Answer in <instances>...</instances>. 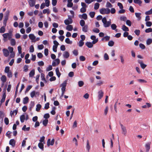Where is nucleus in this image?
Masks as SVG:
<instances>
[{
	"label": "nucleus",
	"instance_id": "obj_47",
	"mask_svg": "<svg viewBox=\"0 0 152 152\" xmlns=\"http://www.w3.org/2000/svg\"><path fill=\"white\" fill-rule=\"evenodd\" d=\"M111 27L112 29L115 30L116 29L117 26L115 24H113L111 25Z\"/></svg>",
	"mask_w": 152,
	"mask_h": 152
},
{
	"label": "nucleus",
	"instance_id": "obj_35",
	"mask_svg": "<svg viewBox=\"0 0 152 152\" xmlns=\"http://www.w3.org/2000/svg\"><path fill=\"white\" fill-rule=\"evenodd\" d=\"M114 44V42L112 40L109 41L108 42V45L110 47L113 46Z\"/></svg>",
	"mask_w": 152,
	"mask_h": 152
},
{
	"label": "nucleus",
	"instance_id": "obj_30",
	"mask_svg": "<svg viewBox=\"0 0 152 152\" xmlns=\"http://www.w3.org/2000/svg\"><path fill=\"white\" fill-rule=\"evenodd\" d=\"M20 121L21 123H23L25 120V116L24 115H22L20 116Z\"/></svg>",
	"mask_w": 152,
	"mask_h": 152
},
{
	"label": "nucleus",
	"instance_id": "obj_4",
	"mask_svg": "<svg viewBox=\"0 0 152 152\" xmlns=\"http://www.w3.org/2000/svg\"><path fill=\"white\" fill-rule=\"evenodd\" d=\"M7 14L6 16L5 17V18L3 21V24L4 26H5L6 25L7 22L8 20V16L9 13V11H7L6 12Z\"/></svg>",
	"mask_w": 152,
	"mask_h": 152
},
{
	"label": "nucleus",
	"instance_id": "obj_2",
	"mask_svg": "<svg viewBox=\"0 0 152 152\" xmlns=\"http://www.w3.org/2000/svg\"><path fill=\"white\" fill-rule=\"evenodd\" d=\"M101 14L104 15L105 14H108L110 12V10L109 8H103L99 10Z\"/></svg>",
	"mask_w": 152,
	"mask_h": 152
},
{
	"label": "nucleus",
	"instance_id": "obj_57",
	"mask_svg": "<svg viewBox=\"0 0 152 152\" xmlns=\"http://www.w3.org/2000/svg\"><path fill=\"white\" fill-rule=\"evenodd\" d=\"M137 81L140 83H146L147 81L144 80L140 79L137 80Z\"/></svg>",
	"mask_w": 152,
	"mask_h": 152
},
{
	"label": "nucleus",
	"instance_id": "obj_26",
	"mask_svg": "<svg viewBox=\"0 0 152 152\" xmlns=\"http://www.w3.org/2000/svg\"><path fill=\"white\" fill-rule=\"evenodd\" d=\"M134 2L135 4H138L140 6H141L142 3L141 0H134Z\"/></svg>",
	"mask_w": 152,
	"mask_h": 152
},
{
	"label": "nucleus",
	"instance_id": "obj_58",
	"mask_svg": "<svg viewBox=\"0 0 152 152\" xmlns=\"http://www.w3.org/2000/svg\"><path fill=\"white\" fill-rule=\"evenodd\" d=\"M134 32L137 35L139 36L140 34V31L139 30L136 29L134 31Z\"/></svg>",
	"mask_w": 152,
	"mask_h": 152
},
{
	"label": "nucleus",
	"instance_id": "obj_8",
	"mask_svg": "<svg viewBox=\"0 0 152 152\" xmlns=\"http://www.w3.org/2000/svg\"><path fill=\"white\" fill-rule=\"evenodd\" d=\"M79 17L80 19H83L85 20L87 19L88 16L87 15L86 13H83L82 15H79Z\"/></svg>",
	"mask_w": 152,
	"mask_h": 152
},
{
	"label": "nucleus",
	"instance_id": "obj_44",
	"mask_svg": "<svg viewBox=\"0 0 152 152\" xmlns=\"http://www.w3.org/2000/svg\"><path fill=\"white\" fill-rule=\"evenodd\" d=\"M95 14V12H90L89 13V15L90 16V17L91 18H93L94 17Z\"/></svg>",
	"mask_w": 152,
	"mask_h": 152
},
{
	"label": "nucleus",
	"instance_id": "obj_46",
	"mask_svg": "<svg viewBox=\"0 0 152 152\" xmlns=\"http://www.w3.org/2000/svg\"><path fill=\"white\" fill-rule=\"evenodd\" d=\"M120 20L121 21H125L127 20V18L125 16H122L120 17Z\"/></svg>",
	"mask_w": 152,
	"mask_h": 152
},
{
	"label": "nucleus",
	"instance_id": "obj_43",
	"mask_svg": "<svg viewBox=\"0 0 152 152\" xmlns=\"http://www.w3.org/2000/svg\"><path fill=\"white\" fill-rule=\"evenodd\" d=\"M10 71V67L9 66H7L5 67L4 72L5 73H8Z\"/></svg>",
	"mask_w": 152,
	"mask_h": 152
},
{
	"label": "nucleus",
	"instance_id": "obj_1",
	"mask_svg": "<svg viewBox=\"0 0 152 152\" xmlns=\"http://www.w3.org/2000/svg\"><path fill=\"white\" fill-rule=\"evenodd\" d=\"M12 31L10 30L8 33H5L2 35L4 37L3 40L6 42L7 41V38H8L9 40H10V38H12L13 35Z\"/></svg>",
	"mask_w": 152,
	"mask_h": 152
},
{
	"label": "nucleus",
	"instance_id": "obj_24",
	"mask_svg": "<svg viewBox=\"0 0 152 152\" xmlns=\"http://www.w3.org/2000/svg\"><path fill=\"white\" fill-rule=\"evenodd\" d=\"M28 97H26L24 98L23 100V103L25 104H27L28 102Z\"/></svg>",
	"mask_w": 152,
	"mask_h": 152
},
{
	"label": "nucleus",
	"instance_id": "obj_10",
	"mask_svg": "<svg viewBox=\"0 0 152 152\" xmlns=\"http://www.w3.org/2000/svg\"><path fill=\"white\" fill-rule=\"evenodd\" d=\"M98 97L99 99H100L103 96L104 92L102 90L99 91L98 92Z\"/></svg>",
	"mask_w": 152,
	"mask_h": 152
},
{
	"label": "nucleus",
	"instance_id": "obj_21",
	"mask_svg": "<svg viewBox=\"0 0 152 152\" xmlns=\"http://www.w3.org/2000/svg\"><path fill=\"white\" fill-rule=\"evenodd\" d=\"M111 23L110 21H107L106 23H105V24H103L104 26L106 28L109 27Z\"/></svg>",
	"mask_w": 152,
	"mask_h": 152
},
{
	"label": "nucleus",
	"instance_id": "obj_41",
	"mask_svg": "<svg viewBox=\"0 0 152 152\" xmlns=\"http://www.w3.org/2000/svg\"><path fill=\"white\" fill-rule=\"evenodd\" d=\"M5 30L4 26L1 27L0 28V33H4L5 31Z\"/></svg>",
	"mask_w": 152,
	"mask_h": 152
},
{
	"label": "nucleus",
	"instance_id": "obj_45",
	"mask_svg": "<svg viewBox=\"0 0 152 152\" xmlns=\"http://www.w3.org/2000/svg\"><path fill=\"white\" fill-rule=\"evenodd\" d=\"M104 60H107L109 59V56L106 53H104Z\"/></svg>",
	"mask_w": 152,
	"mask_h": 152
},
{
	"label": "nucleus",
	"instance_id": "obj_62",
	"mask_svg": "<svg viewBox=\"0 0 152 152\" xmlns=\"http://www.w3.org/2000/svg\"><path fill=\"white\" fill-rule=\"evenodd\" d=\"M152 14V9H151L150 10L146 11L145 12V14L146 15H149Z\"/></svg>",
	"mask_w": 152,
	"mask_h": 152
},
{
	"label": "nucleus",
	"instance_id": "obj_11",
	"mask_svg": "<svg viewBox=\"0 0 152 152\" xmlns=\"http://www.w3.org/2000/svg\"><path fill=\"white\" fill-rule=\"evenodd\" d=\"M4 56L5 57H7L9 55L8 50L4 48L3 50Z\"/></svg>",
	"mask_w": 152,
	"mask_h": 152
},
{
	"label": "nucleus",
	"instance_id": "obj_29",
	"mask_svg": "<svg viewBox=\"0 0 152 152\" xmlns=\"http://www.w3.org/2000/svg\"><path fill=\"white\" fill-rule=\"evenodd\" d=\"M122 29L124 31H129V28L125 25H123L122 26Z\"/></svg>",
	"mask_w": 152,
	"mask_h": 152
},
{
	"label": "nucleus",
	"instance_id": "obj_32",
	"mask_svg": "<svg viewBox=\"0 0 152 152\" xmlns=\"http://www.w3.org/2000/svg\"><path fill=\"white\" fill-rule=\"evenodd\" d=\"M82 28V30L84 32H87L88 31V26L87 25H86L84 26H83Z\"/></svg>",
	"mask_w": 152,
	"mask_h": 152
},
{
	"label": "nucleus",
	"instance_id": "obj_23",
	"mask_svg": "<svg viewBox=\"0 0 152 152\" xmlns=\"http://www.w3.org/2000/svg\"><path fill=\"white\" fill-rule=\"evenodd\" d=\"M66 29L69 31H71L73 29V27L72 25H68L66 27Z\"/></svg>",
	"mask_w": 152,
	"mask_h": 152
},
{
	"label": "nucleus",
	"instance_id": "obj_5",
	"mask_svg": "<svg viewBox=\"0 0 152 152\" xmlns=\"http://www.w3.org/2000/svg\"><path fill=\"white\" fill-rule=\"evenodd\" d=\"M120 125L122 131V133L125 135L127 133V131L126 127L121 123L120 124Z\"/></svg>",
	"mask_w": 152,
	"mask_h": 152
},
{
	"label": "nucleus",
	"instance_id": "obj_18",
	"mask_svg": "<svg viewBox=\"0 0 152 152\" xmlns=\"http://www.w3.org/2000/svg\"><path fill=\"white\" fill-rule=\"evenodd\" d=\"M10 41V44L12 46H15L16 44L15 40L13 38H10L9 40Z\"/></svg>",
	"mask_w": 152,
	"mask_h": 152
},
{
	"label": "nucleus",
	"instance_id": "obj_19",
	"mask_svg": "<svg viewBox=\"0 0 152 152\" xmlns=\"http://www.w3.org/2000/svg\"><path fill=\"white\" fill-rule=\"evenodd\" d=\"M1 80L3 82V83H4L7 81V78L6 76L4 75H2L1 77Z\"/></svg>",
	"mask_w": 152,
	"mask_h": 152
},
{
	"label": "nucleus",
	"instance_id": "obj_51",
	"mask_svg": "<svg viewBox=\"0 0 152 152\" xmlns=\"http://www.w3.org/2000/svg\"><path fill=\"white\" fill-rule=\"evenodd\" d=\"M84 82L82 81H80L78 82V86L80 87L84 85Z\"/></svg>",
	"mask_w": 152,
	"mask_h": 152
},
{
	"label": "nucleus",
	"instance_id": "obj_39",
	"mask_svg": "<svg viewBox=\"0 0 152 152\" xmlns=\"http://www.w3.org/2000/svg\"><path fill=\"white\" fill-rule=\"evenodd\" d=\"M152 42V39H148L146 41V44L147 45H149L151 44Z\"/></svg>",
	"mask_w": 152,
	"mask_h": 152
},
{
	"label": "nucleus",
	"instance_id": "obj_15",
	"mask_svg": "<svg viewBox=\"0 0 152 152\" xmlns=\"http://www.w3.org/2000/svg\"><path fill=\"white\" fill-rule=\"evenodd\" d=\"M6 90H5L4 91V93L2 97V99H1L0 102H1L3 103L5 101V99L6 97Z\"/></svg>",
	"mask_w": 152,
	"mask_h": 152
},
{
	"label": "nucleus",
	"instance_id": "obj_37",
	"mask_svg": "<svg viewBox=\"0 0 152 152\" xmlns=\"http://www.w3.org/2000/svg\"><path fill=\"white\" fill-rule=\"evenodd\" d=\"M99 4L98 3H96L94 6V9L95 10L98 9L99 7Z\"/></svg>",
	"mask_w": 152,
	"mask_h": 152
},
{
	"label": "nucleus",
	"instance_id": "obj_34",
	"mask_svg": "<svg viewBox=\"0 0 152 152\" xmlns=\"http://www.w3.org/2000/svg\"><path fill=\"white\" fill-rule=\"evenodd\" d=\"M65 42L68 44H72V42L71 41H70L69 39V38H66L65 40Z\"/></svg>",
	"mask_w": 152,
	"mask_h": 152
},
{
	"label": "nucleus",
	"instance_id": "obj_40",
	"mask_svg": "<svg viewBox=\"0 0 152 152\" xmlns=\"http://www.w3.org/2000/svg\"><path fill=\"white\" fill-rule=\"evenodd\" d=\"M80 23L81 26H85V22L84 20H81L80 22Z\"/></svg>",
	"mask_w": 152,
	"mask_h": 152
},
{
	"label": "nucleus",
	"instance_id": "obj_54",
	"mask_svg": "<svg viewBox=\"0 0 152 152\" xmlns=\"http://www.w3.org/2000/svg\"><path fill=\"white\" fill-rule=\"evenodd\" d=\"M146 25L147 26L150 27L152 25V23L151 21H147L146 23Z\"/></svg>",
	"mask_w": 152,
	"mask_h": 152
},
{
	"label": "nucleus",
	"instance_id": "obj_7",
	"mask_svg": "<svg viewBox=\"0 0 152 152\" xmlns=\"http://www.w3.org/2000/svg\"><path fill=\"white\" fill-rule=\"evenodd\" d=\"M54 140L53 139L51 141H50V139H49L47 141V145L48 146H49L50 145H53L54 144Z\"/></svg>",
	"mask_w": 152,
	"mask_h": 152
},
{
	"label": "nucleus",
	"instance_id": "obj_14",
	"mask_svg": "<svg viewBox=\"0 0 152 152\" xmlns=\"http://www.w3.org/2000/svg\"><path fill=\"white\" fill-rule=\"evenodd\" d=\"M9 144L13 147H14L15 145V141L14 139H11L9 142Z\"/></svg>",
	"mask_w": 152,
	"mask_h": 152
},
{
	"label": "nucleus",
	"instance_id": "obj_13",
	"mask_svg": "<svg viewBox=\"0 0 152 152\" xmlns=\"http://www.w3.org/2000/svg\"><path fill=\"white\" fill-rule=\"evenodd\" d=\"M150 142H148L145 145V147L146 149V152H148L149 151L150 148Z\"/></svg>",
	"mask_w": 152,
	"mask_h": 152
},
{
	"label": "nucleus",
	"instance_id": "obj_25",
	"mask_svg": "<svg viewBox=\"0 0 152 152\" xmlns=\"http://www.w3.org/2000/svg\"><path fill=\"white\" fill-rule=\"evenodd\" d=\"M56 75L58 76V77H59L61 75V73L59 72V68L58 67H57L56 68Z\"/></svg>",
	"mask_w": 152,
	"mask_h": 152
},
{
	"label": "nucleus",
	"instance_id": "obj_3",
	"mask_svg": "<svg viewBox=\"0 0 152 152\" xmlns=\"http://www.w3.org/2000/svg\"><path fill=\"white\" fill-rule=\"evenodd\" d=\"M67 85V81L66 80H65L61 85L60 86L61 87V91H66V87Z\"/></svg>",
	"mask_w": 152,
	"mask_h": 152
},
{
	"label": "nucleus",
	"instance_id": "obj_63",
	"mask_svg": "<svg viewBox=\"0 0 152 152\" xmlns=\"http://www.w3.org/2000/svg\"><path fill=\"white\" fill-rule=\"evenodd\" d=\"M45 6L48 7L50 5V1L49 0H45Z\"/></svg>",
	"mask_w": 152,
	"mask_h": 152
},
{
	"label": "nucleus",
	"instance_id": "obj_53",
	"mask_svg": "<svg viewBox=\"0 0 152 152\" xmlns=\"http://www.w3.org/2000/svg\"><path fill=\"white\" fill-rule=\"evenodd\" d=\"M126 24L129 26H131L132 25V23L131 21L129 20H127L126 21Z\"/></svg>",
	"mask_w": 152,
	"mask_h": 152
},
{
	"label": "nucleus",
	"instance_id": "obj_20",
	"mask_svg": "<svg viewBox=\"0 0 152 152\" xmlns=\"http://www.w3.org/2000/svg\"><path fill=\"white\" fill-rule=\"evenodd\" d=\"M18 112V110L17 109L13 111L11 110L10 112V115L12 116L14 115V113H15V115H16Z\"/></svg>",
	"mask_w": 152,
	"mask_h": 152
},
{
	"label": "nucleus",
	"instance_id": "obj_56",
	"mask_svg": "<svg viewBox=\"0 0 152 152\" xmlns=\"http://www.w3.org/2000/svg\"><path fill=\"white\" fill-rule=\"evenodd\" d=\"M113 6L109 2L107 1V2L106 4V7H107L111 8Z\"/></svg>",
	"mask_w": 152,
	"mask_h": 152
},
{
	"label": "nucleus",
	"instance_id": "obj_16",
	"mask_svg": "<svg viewBox=\"0 0 152 152\" xmlns=\"http://www.w3.org/2000/svg\"><path fill=\"white\" fill-rule=\"evenodd\" d=\"M63 56L64 58H67L69 57V54L68 52L66 51L64 52Z\"/></svg>",
	"mask_w": 152,
	"mask_h": 152
},
{
	"label": "nucleus",
	"instance_id": "obj_27",
	"mask_svg": "<svg viewBox=\"0 0 152 152\" xmlns=\"http://www.w3.org/2000/svg\"><path fill=\"white\" fill-rule=\"evenodd\" d=\"M86 148L88 150V151H89V150L90 149L91 147L89 145V141L88 140H87V144L86 145Z\"/></svg>",
	"mask_w": 152,
	"mask_h": 152
},
{
	"label": "nucleus",
	"instance_id": "obj_9",
	"mask_svg": "<svg viewBox=\"0 0 152 152\" xmlns=\"http://www.w3.org/2000/svg\"><path fill=\"white\" fill-rule=\"evenodd\" d=\"M36 1V0H28V2L30 6L31 7L34 6L35 4Z\"/></svg>",
	"mask_w": 152,
	"mask_h": 152
},
{
	"label": "nucleus",
	"instance_id": "obj_49",
	"mask_svg": "<svg viewBox=\"0 0 152 152\" xmlns=\"http://www.w3.org/2000/svg\"><path fill=\"white\" fill-rule=\"evenodd\" d=\"M7 76L9 78H12V72L10 71L8 73H7Z\"/></svg>",
	"mask_w": 152,
	"mask_h": 152
},
{
	"label": "nucleus",
	"instance_id": "obj_52",
	"mask_svg": "<svg viewBox=\"0 0 152 152\" xmlns=\"http://www.w3.org/2000/svg\"><path fill=\"white\" fill-rule=\"evenodd\" d=\"M84 44V42L83 41L80 40L78 43V45L80 47H81Z\"/></svg>",
	"mask_w": 152,
	"mask_h": 152
},
{
	"label": "nucleus",
	"instance_id": "obj_61",
	"mask_svg": "<svg viewBox=\"0 0 152 152\" xmlns=\"http://www.w3.org/2000/svg\"><path fill=\"white\" fill-rule=\"evenodd\" d=\"M79 58L81 61H84L86 60V58L83 56H80Z\"/></svg>",
	"mask_w": 152,
	"mask_h": 152
},
{
	"label": "nucleus",
	"instance_id": "obj_55",
	"mask_svg": "<svg viewBox=\"0 0 152 152\" xmlns=\"http://www.w3.org/2000/svg\"><path fill=\"white\" fill-rule=\"evenodd\" d=\"M4 122L6 125H8L9 123V120L7 118H5L4 119Z\"/></svg>",
	"mask_w": 152,
	"mask_h": 152
},
{
	"label": "nucleus",
	"instance_id": "obj_48",
	"mask_svg": "<svg viewBox=\"0 0 152 152\" xmlns=\"http://www.w3.org/2000/svg\"><path fill=\"white\" fill-rule=\"evenodd\" d=\"M4 116V114L3 112L0 110V118H2V120L3 121V119Z\"/></svg>",
	"mask_w": 152,
	"mask_h": 152
},
{
	"label": "nucleus",
	"instance_id": "obj_50",
	"mask_svg": "<svg viewBox=\"0 0 152 152\" xmlns=\"http://www.w3.org/2000/svg\"><path fill=\"white\" fill-rule=\"evenodd\" d=\"M145 32L147 33L152 32V28H149L145 30Z\"/></svg>",
	"mask_w": 152,
	"mask_h": 152
},
{
	"label": "nucleus",
	"instance_id": "obj_60",
	"mask_svg": "<svg viewBox=\"0 0 152 152\" xmlns=\"http://www.w3.org/2000/svg\"><path fill=\"white\" fill-rule=\"evenodd\" d=\"M86 11V8L85 7H82L81 8L80 10V11L82 13H84Z\"/></svg>",
	"mask_w": 152,
	"mask_h": 152
},
{
	"label": "nucleus",
	"instance_id": "obj_6",
	"mask_svg": "<svg viewBox=\"0 0 152 152\" xmlns=\"http://www.w3.org/2000/svg\"><path fill=\"white\" fill-rule=\"evenodd\" d=\"M69 19H66L64 21L65 24L66 25H68L69 24H71L73 22V20L71 18H69Z\"/></svg>",
	"mask_w": 152,
	"mask_h": 152
},
{
	"label": "nucleus",
	"instance_id": "obj_33",
	"mask_svg": "<svg viewBox=\"0 0 152 152\" xmlns=\"http://www.w3.org/2000/svg\"><path fill=\"white\" fill-rule=\"evenodd\" d=\"M135 15L136 17L138 18L139 20H140L141 19V17H140V15H141V13H137L135 12Z\"/></svg>",
	"mask_w": 152,
	"mask_h": 152
},
{
	"label": "nucleus",
	"instance_id": "obj_59",
	"mask_svg": "<svg viewBox=\"0 0 152 152\" xmlns=\"http://www.w3.org/2000/svg\"><path fill=\"white\" fill-rule=\"evenodd\" d=\"M49 102L45 104L44 108L45 109L47 110L48 109L49 107Z\"/></svg>",
	"mask_w": 152,
	"mask_h": 152
},
{
	"label": "nucleus",
	"instance_id": "obj_38",
	"mask_svg": "<svg viewBox=\"0 0 152 152\" xmlns=\"http://www.w3.org/2000/svg\"><path fill=\"white\" fill-rule=\"evenodd\" d=\"M45 139V137L44 136H42L41 137L39 140V142L43 143H45V142L44 141Z\"/></svg>",
	"mask_w": 152,
	"mask_h": 152
},
{
	"label": "nucleus",
	"instance_id": "obj_12",
	"mask_svg": "<svg viewBox=\"0 0 152 152\" xmlns=\"http://www.w3.org/2000/svg\"><path fill=\"white\" fill-rule=\"evenodd\" d=\"M38 117L37 116H35L34 117L32 118V121L34 122H35L36 123L35 124V127H37L38 126V121H37V120Z\"/></svg>",
	"mask_w": 152,
	"mask_h": 152
},
{
	"label": "nucleus",
	"instance_id": "obj_36",
	"mask_svg": "<svg viewBox=\"0 0 152 152\" xmlns=\"http://www.w3.org/2000/svg\"><path fill=\"white\" fill-rule=\"evenodd\" d=\"M48 119H45V120H44L43 121V124L45 126H46L48 123Z\"/></svg>",
	"mask_w": 152,
	"mask_h": 152
},
{
	"label": "nucleus",
	"instance_id": "obj_31",
	"mask_svg": "<svg viewBox=\"0 0 152 152\" xmlns=\"http://www.w3.org/2000/svg\"><path fill=\"white\" fill-rule=\"evenodd\" d=\"M29 38L31 40H34L35 39V37L33 34H30L29 35Z\"/></svg>",
	"mask_w": 152,
	"mask_h": 152
},
{
	"label": "nucleus",
	"instance_id": "obj_28",
	"mask_svg": "<svg viewBox=\"0 0 152 152\" xmlns=\"http://www.w3.org/2000/svg\"><path fill=\"white\" fill-rule=\"evenodd\" d=\"M35 74V71L34 70H32L29 73V76L30 77H33Z\"/></svg>",
	"mask_w": 152,
	"mask_h": 152
},
{
	"label": "nucleus",
	"instance_id": "obj_17",
	"mask_svg": "<svg viewBox=\"0 0 152 152\" xmlns=\"http://www.w3.org/2000/svg\"><path fill=\"white\" fill-rule=\"evenodd\" d=\"M85 45L88 47L89 48H92L93 46L92 42H87L86 43Z\"/></svg>",
	"mask_w": 152,
	"mask_h": 152
},
{
	"label": "nucleus",
	"instance_id": "obj_42",
	"mask_svg": "<svg viewBox=\"0 0 152 152\" xmlns=\"http://www.w3.org/2000/svg\"><path fill=\"white\" fill-rule=\"evenodd\" d=\"M43 14H45L47 13L48 14H49L50 13V11L49 9H44L42 12Z\"/></svg>",
	"mask_w": 152,
	"mask_h": 152
},
{
	"label": "nucleus",
	"instance_id": "obj_22",
	"mask_svg": "<svg viewBox=\"0 0 152 152\" xmlns=\"http://www.w3.org/2000/svg\"><path fill=\"white\" fill-rule=\"evenodd\" d=\"M44 143H39V148L41 149L42 151L44 150Z\"/></svg>",
	"mask_w": 152,
	"mask_h": 152
},
{
	"label": "nucleus",
	"instance_id": "obj_64",
	"mask_svg": "<svg viewBox=\"0 0 152 152\" xmlns=\"http://www.w3.org/2000/svg\"><path fill=\"white\" fill-rule=\"evenodd\" d=\"M28 70V66L27 65H25L24 66V71L25 72H27Z\"/></svg>",
	"mask_w": 152,
	"mask_h": 152
}]
</instances>
